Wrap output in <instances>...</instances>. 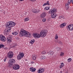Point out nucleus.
I'll return each mask as SVG.
<instances>
[{"label": "nucleus", "mask_w": 73, "mask_h": 73, "mask_svg": "<svg viewBox=\"0 0 73 73\" xmlns=\"http://www.w3.org/2000/svg\"><path fill=\"white\" fill-rule=\"evenodd\" d=\"M48 33V31L46 30H42L40 32V34L38 33H35L33 34V36L35 38H38L40 37H44L46 36V35Z\"/></svg>", "instance_id": "obj_1"}, {"label": "nucleus", "mask_w": 73, "mask_h": 73, "mask_svg": "<svg viewBox=\"0 0 73 73\" xmlns=\"http://www.w3.org/2000/svg\"><path fill=\"white\" fill-rule=\"evenodd\" d=\"M15 25V23L12 21L8 22L5 24V26L8 28L7 31L9 32L11 30V28H12L13 27H14Z\"/></svg>", "instance_id": "obj_2"}, {"label": "nucleus", "mask_w": 73, "mask_h": 73, "mask_svg": "<svg viewBox=\"0 0 73 73\" xmlns=\"http://www.w3.org/2000/svg\"><path fill=\"white\" fill-rule=\"evenodd\" d=\"M24 36L25 37H31V34H29V33L28 32H26V31L23 29L20 31L19 36Z\"/></svg>", "instance_id": "obj_3"}, {"label": "nucleus", "mask_w": 73, "mask_h": 73, "mask_svg": "<svg viewBox=\"0 0 73 73\" xmlns=\"http://www.w3.org/2000/svg\"><path fill=\"white\" fill-rule=\"evenodd\" d=\"M56 13V10L55 9H53L50 10L48 12L49 14H51V17L53 19L56 17L57 16V14ZM56 13L55 15H54V14Z\"/></svg>", "instance_id": "obj_4"}, {"label": "nucleus", "mask_w": 73, "mask_h": 73, "mask_svg": "<svg viewBox=\"0 0 73 73\" xmlns=\"http://www.w3.org/2000/svg\"><path fill=\"white\" fill-rule=\"evenodd\" d=\"M14 61H15V60L14 59H10L9 61V63L7 64V66H9L10 65H12L14 63Z\"/></svg>", "instance_id": "obj_5"}, {"label": "nucleus", "mask_w": 73, "mask_h": 73, "mask_svg": "<svg viewBox=\"0 0 73 73\" xmlns=\"http://www.w3.org/2000/svg\"><path fill=\"white\" fill-rule=\"evenodd\" d=\"M7 56L9 58H12L13 56V53L11 51H10L7 54Z\"/></svg>", "instance_id": "obj_6"}, {"label": "nucleus", "mask_w": 73, "mask_h": 73, "mask_svg": "<svg viewBox=\"0 0 73 73\" xmlns=\"http://www.w3.org/2000/svg\"><path fill=\"white\" fill-rule=\"evenodd\" d=\"M67 29L68 31H71L73 30V25H68L67 27Z\"/></svg>", "instance_id": "obj_7"}, {"label": "nucleus", "mask_w": 73, "mask_h": 73, "mask_svg": "<svg viewBox=\"0 0 73 73\" xmlns=\"http://www.w3.org/2000/svg\"><path fill=\"white\" fill-rule=\"evenodd\" d=\"M20 66L17 64H15L13 66V68L15 70H17L20 69Z\"/></svg>", "instance_id": "obj_8"}, {"label": "nucleus", "mask_w": 73, "mask_h": 73, "mask_svg": "<svg viewBox=\"0 0 73 73\" xmlns=\"http://www.w3.org/2000/svg\"><path fill=\"white\" fill-rule=\"evenodd\" d=\"M0 40L2 41H5L6 38L4 35H1L0 36Z\"/></svg>", "instance_id": "obj_9"}, {"label": "nucleus", "mask_w": 73, "mask_h": 73, "mask_svg": "<svg viewBox=\"0 0 73 73\" xmlns=\"http://www.w3.org/2000/svg\"><path fill=\"white\" fill-rule=\"evenodd\" d=\"M24 54H23V53H21L18 55V60H20V59H21V58H22V57H24Z\"/></svg>", "instance_id": "obj_10"}, {"label": "nucleus", "mask_w": 73, "mask_h": 73, "mask_svg": "<svg viewBox=\"0 0 73 73\" xmlns=\"http://www.w3.org/2000/svg\"><path fill=\"white\" fill-rule=\"evenodd\" d=\"M44 71V70L43 68H40L38 71V73H43Z\"/></svg>", "instance_id": "obj_11"}, {"label": "nucleus", "mask_w": 73, "mask_h": 73, "mask_svg": "<svg viewBox=\"0 0 73 73\" xmlns=\"http://www.w3.org/2000/svg\"><path fill=\"white\" fill-rule=\"evenodd\" d=\"M32 11L33 13H38L39 12V11L37 10H36L35 9H33L32 10Z\"/></svg>", "instance_id": "obj_12"}, {"label": "nucleus", "mask_w": 73, "mask_h": 73, "mask_svg": "<svg viewBox=\"0 0 73 73\" xmlns=\"http://www.w3.org/2000/svg\"><path fill=\"white\" fill-rule=\"evenodd\" d=\"M45 16H46L45 13L43 12L42 14L40 15V17L41 18H44L45 17Z\"/></svg>", "instance_id": "obj_13"}, {"label": "nucleus", "mask_w": 73, "mask_h": 73, "mask_svg": "<svg viewBox=\"0 0 73 73\" xmlns=\"http://www.w3.org/2000/svg\"><path fill=\"white\" fill-rule=\"evenodd\" d=\"M66 25V23H63L60 25V27L61 28H64V27H65Z\"/></svg>", "instance_id": "obj_14"}, {"label": "nucleus", "mask_w": 73, "mask_h": 73, "mask_svg": "<svg viewBox=\"0 0 73 73\" xmlns=\"http://www.w3.org/2000/svg\"><path fill=\"white\" fill-rule=\"evenodd\" d=\"M7 41L8 42H11V38L10 37H8L7 39Z\"/></svg>", "instance_id": "obj_15"}, {"label": "nucleus", "mask_w": 73, "mask_h": 73, "mask_svg": "<svg viewBox=\"0 0 73 73\" xmlns=\"http://www.w3.org/2000/svg\"><path fill=\"white\" fill-rule=\"evenodd\" d=\"M32 57L33 60H35L37 56H36V55L33 54Z\"/></svg>", "instance_id": "obj_16"}, {"label": "nucleus", "mask_w": 73, "mask_h": 73, "mask_svg": "<svg viewBox=\"0 0 73 73\" xmlns=\"http://www.w3.org/2000/svg\"><path fill=\"white\" fill-rule=\"evenodd\" d=\"M30 69L31 71V72H35V70H36V68H31Z\"/></svg>", "instance_id": "obj_17"}, {"label": "nucleus", "mask_w": 73, "mask_h": 73, "mask_svg": "<svg viewBox=\"0 0 73 73\" xmlns=\"http://www.w3.org/2000/svg\"><path fill=\"white\" fill-rule=\"evenodd\" d=\"M48 53L49 54H50V55H53L54 54V52L53 51H50Z\"/></svg>", "instance_id": "obj_18"}, {"label": "nucleus", "mask_w": 73, "mask_h": 73, "mask_svg": "<svg viewBox=\"0 0 73 73\" xmlns=\"http://www.w3.org/2000/svg\"><path fill=\"white\" fill-rule=\"evenodd\" d=\"M72 1H73V0H68V5H69L70 4V3H72Z\"/></svg>", "instance_id": "obj_19"}, {"label": "nucleus", "mask_w": 73, "mask_h": 73, "mask_svg": "<svg viewBox=\"0 0 73 73\" xmlns=\"http://www.w3.org/2000/svg\"><path fill=\"white\" fill-rule=\"evenodd\" d=\"M12 35H14L15 36H16V35H17V34H18V33H17V32L16 31H15L13 33H12Z\"/></svg>", "instance_id": "obj_20"}, {"label": "nucleus", "mask_w": 73, "mask_h": 73, "mask_svg": "<svg viewBox=\"0 0 73 73\" xmlns=\"http://www.w3.org/2000/svg\"><path fill=\"white\" fill-rule=\"evenodd\" d=\"M35 40L33 39L31 40L30 42V43L31 44H33L35 42Z\"/></svg>", "instance_id": "obj_21"}, {"label": "nucleus", "mask_w": 73, "mask_h": 73, "mask_svg": "<svg viewBox=\"0 0 73 73\" xmlns=\"http://www.w3.org/2000/svg\"><path fill=\"white\" fill-rule=\"evenodd\" d=\"M66 10H68V9H69V7H68V5H68V3H67L66 4Z\"/></svg>", "instance_id": "obj_22"}, {"label": "nucleus", "mask_w": 73, "mask_h": 73, "mask_svg": "<svg viewBox=\"0 0 73 73\" xmlns=\"http://www.w3.org/2000/svg\"><path fill=\"white\" fill-rule=\"evenodd\" d=\"M64 66V63H62V64H61V65H60V68H62V67H63V66Z\"/></svg>", "instance_id": "obj_23"}, {"label": "nucleus", "mask_w": 73, "mask_h": 73, "mask_svg": "<svg viewBox=\"0 0 73 73\" xmlns=\"http://www.w3.org/2000/svg\"><path fill=\"white\" fill-rule=\"evenodd\" d=\"M49 8H50V7H47L44 8V10L45 11H46V10H49Z\"/></svg>", "instance_id": "obj_24"}, {"label": "nucleus", "mask_w": 73, "mask_h": 73, "mask_svg": "<svg viewBox=\"0 0 73 73\" xmlns=\"http://www.w3.org/2000/svg\"><path fill=\"white\" fill-rule=\"evenodd\" d=\"M40 58L41 59V60H43L45 58V57L44 56H42L40 57Z\"/></svg>", "instance_id": "obj_25"}, {"label": "nucleus", "mask_w": 73, "mask_h": 73, "mask_svg": "<svg viewBox=\"0 0 73 73\" xmlns=\"http://www.w3.org/2000/svg\"><path fill=\"white\" fill-rule=\"evenodd\" d=\"M4 47V45L3 44H0V49H1V48H3Z\"/></svg>", "instance_id": "obj_26"}, {"label": "nucleus", "mask_w": 73, "mask_h": 73, "mask_svg": "<svg viewBox=\"0 0 73 73\" xmlns=\"http://www.w3.org/2000/svg\"><path fill=\"white\" fill-rule=\"evenodd\" d=\"M56 50L58 51L59 50H61V48L58 47L56 48Z\"/></svg>", "instance_id": "obj_27"}, {"label": "nucleus", "mask_w": 73, "mask_h": 73, "mask_svg": "<svg viewBox=\"0 0 73 73\" xmlns=\"http://www.w3.org/2000/svg\"><path fill=\"white\" fill-rule=\"evenodd\" d=\"M29 20V19L28 18H26L25 19H24L25 21H28Z\"/></svg>", "instance_id": "obj_28"}, {"label": "nucleus", "mask_w": 73, "mask_h": 73, "mask_svg": "<svg viewBox=\"0 0 73 73\" xmlns=\"http://www.w3.org/2000/svg\"><path fill=\"white\" fill-rule=\"evenodd\" d=\"M58 35H57V34H56V36L55 37V39H58Z\"/></svg>", "instance_id": "obj_29"}, {"label": "nucleus", "mask_w": 73, "mask_h": 73, "mask_svg": "<svg viewBox=\"0 0 73 73\" xmlns=\"http://www.w3.org/2000/svg\"><path fill=\"white\" fill-rule=\"evenodd\" d=\"M64 19V17L62 16H60L59 17V19Z\"/></svg>", "instance_id": "obj_30"}, {"label": "nucleus", "mask_w": 73, "mask_h": 73, "mask_svg": "<svg viewBox=\"0 0 73 73\" xmlns=\"http://www.w3.org/2000/svg\"><path fill=\"white\" fill-rule=\"evenodd\" d=\"M57 42H58V44H61H61H62V42H61L58 40L57 41Z\"/></svg>", "instance_id": "obj_31"}, {"label": "nucleus", "mask_w": 73, "mask_h": 73, "mask_svg": "<svg viewBox=\"0 0 73 73\" xmlns=\"http://www.w3.org/2000/svg\"><path fill=\"white\" fill-rule=\"evenodd\" d=\"M42 54H46V52H45V51H43L42 52Z\"/></svg>", "instance_id": "obj_32"}, {"label": "nucleus", "mask_w": 73, "mask_h": 73, "mask_svg": "<svg viewBox=\"0 0 73 73\" xmlns=\"http://www.w3.org/2000/svg\"><path fill=\"white\" fill-rule=\"evenodd\" d=\"M64 54V52H61L60 53V56H63Z\"/></svg>", "instance_id": "obj_33"}, {"label": "nucleus", "mask_w": 73, "mask_h": 73, "mask_svg": "<svg viewBox=\"0 0 73 73\" xmlns=\"http://www.w3.org/2000/svg\"><path fill=\"white\" fill-rule=\"evenodd\" d=\"M16 45H17V44H14L13 45L12 47V48H13L14 47H15V46H16Z\"/></svg>", "instance_id": "obj_34"}, {"label": "nucleus", "mask_w": 73, "mask_h": 73, "mask_svg": "<svg viewBox=\"0 0 73 73\" xmlns=\"http://www.w3.org/2000/svg\"><path fill=\"white\" fill-rule=\"evenodd\" d=\"M8 32V31H7V30H5L4 31V33H5V34H6Z\"/></svg>", "instance_id": "obj_35"}, {"label": "nucleus", "mask_w": 73, "mask_h": 73, "mask_svg": "<svg viewBox=\"0 0 73 73\" xmlns=\"http://www.w3.org/2000/svg\"><path fill=\"white\" fill-rule=\"evenodd\" d=\"M46 4L47 5H50V4H49V1H47L46 2Z\"/></svg>", "instance_id": "obj_36"}, {"label": "nucleus", "mask_w": 73, "mask_h": 73, "mask_svg": "<svg viewBox=\"0 0 73 73\" xmlns=\"http://www.w3.org/2000/svg\"><path fill=\"white\" fill-rule=\"evenodd\" d=\"M72 60V59L70 58H68V62H70Z\"/></svg>", "instance_id": "obj_37"}, {"label": "nucleus", "mask_w": 73, "mask_h": 73, "mask_svg": "<svg viewBox=\"0 0 73 73\" xmlns=\"http://www.w3.org/2000/svg\"><path fill=\"white\" fill-rule=\"evenodd\" d=\"M46 21V19H42V21L43 22H45Z\"/></svg>", "instance_id": "obj_38"}, {"label": "nucleus", "mask_w": 73, "mask_h": 73, "mask_svg": "<svg viewBox=\"0 0 73 73\" xmlns=\"http://www.w3.org/2000/svg\"><path fill=\"white\" fill-rule=\"evenodd\" d=\"M46 5V3H44V4L43 5V7H44V6H45V5Z\"/></svg>", "instance_id": "obj_39"}, {"label": "nucleus", "mask_w": 73, "mask_h": 73, "mask_svg": "<svg viewBox=\"0 0 73 73\" xmlns=\"http://www.w3.org/2000/svg\"><path fill=\"white\" fill-rule=\"evenodd\" d=\"M4 48L5 49H6V50H7V49H8V48L7 47H4Z\"/></svg>", "instance_id": "obj_40"}, {"label": "nucleus", "mask_w": 73, "mask_h": 73, "mask_svg": "<svg viewBox=\"0 0 73 73\" xmlns=\"http://www.w3.org/2000/svg\"><path fill=\"white\" fill-rule=\"evenodd\" d=\"M4 62L6 61V58L4 59Z\"/></svg>", "instance_id": "obj_41"}, {"label": "nucleus", "mask_w": 73, "mask_h": 73, "mask_svg": "<svg viewBox=\"0 0 73 73\" xmlns=\"http://www.w3.org/2000/svg\"><path fill=\"white\" fill-rule=\"evenodd\" d=\"M30 1H36V0H29Z\"/></svg>", "instance_id": "obj_42"}, {"label": "nucleus", "mask_w": 73, "mask_h": 73, "mask_svg": "<svg viewBox=\"0 0 73 73\" xmlns=\"http://www.w3.org/2000/svg\"><path fill=\"white\" fill-rule=\"evenodd\" d=\"M20 1H24V0H19Z\"/></svg>", "instance_id": "obj_43"}, {"label": "nucleus", "mask_w": 73, "mask_h": 73, "mask_svg": "<svg viewBox=\"0 0 73 73\" xmlns=\"http://www.w3.org/2000/svg\"><path fill=\"white\" fill-rule=\"evenodd\" d=\"M34 63V62H31V64H33Z\"/></svg>", "instance_id": "obj_44"}, {"label": "nucleus", "mask_w": 73, "mask_h": 73, "mask_svg": "<svg viewBox=\"0 0 73 73\" xmlns=\"http://www.w3.org/2000/svg\"><path fill=\"white\" fill-rule=\"evenodd\" d=\"M72 1V4H73V1Z\"/></svg>", "instance_id": "obj_45"}]
</instances>
